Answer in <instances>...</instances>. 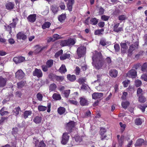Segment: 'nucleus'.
<instances>
[{
	"label": "nucleus",
	"mask_w": 147,
	"mask_h": 147,
	"mask_svg": "<svg viewBox=\"0 0 147 147\" xmlns=\"http://www.w3.org/2000/svg\"><path fill=\"white\" fill-rule=\"evenodd\" d=\"M13 60L16 63H18L23 62L25 60V58L21 56L16 57L14 58Z\"/></svg>",
	"instance_id": "obj_10"
},
{
	"label": "nucleus",
	"mask_w": 147,
	"mask_h": 147,
	"mask_svg": "<svg viewBox=\"0 0 147 147\" xmlns=\"http://www.w3.org/2000/svg\"><path fill=\"white\" fill-rule=\"evenodd\" d=\"M89 88L88 86L86 84L83 85L81 87V89L83 90H87Z\"/></svg>",
	"instance_id": "obj_61"
},
{
	"label": "nucleus",
	"mask_w": 147,
	"mask_h": 147,
	"mask_svg": "<svg viewBox=\"0 0 147 147\" xmlns=\"http://www.w3.org/2000/svg\"><path fill=\"white\" fill-rule=\"evenodd\" d=\"M45 145L43 141H41L39 144L38 147H45Z\"/></svg>",
	"instance_id": "obj_64"
},
{
	"label": "nucleus",
	"mask_w": 147,
	"mask_h": 147,
	"mask_svg": "<svg viewBox=\"0 0 147 147\" xmlns=\"http://www.w3.org/2000/svg\"><path fill=\"white\" fill-rule=\"evenodd\" d=\"M80 84H83L86 82V79L85 78H80L78 80Z\"/></svg>",
	"instance_id": "obj_56"
},
{
	"label": "nucleus",
	"mask_w": 147,
	"mask_h": 147,
	"mask_svg": "<svg viewBox=\"0 0 147 147\" xmlns=\"http://www.w3.org/2000/svg\"><path fill=\"white\" fill-rule=\"evenodd\" d=\"M66 17V16L65 14H62L58 17V19L60 22H61L65 19Z\"/></svg>",
	"instance_id": "obj_36"
},
{
	"label": "nucleus",
	"mask_w": 147,
	"mask_h": 147,
	"mask_svg": "<svg viewBox=\"0 0 147 147\" xmlns=\"http://www.w3.org/2000/svg\"><path fill=\"white\" fill-rule=\"evenodd\" d=\"M104 11V9L102 7H100L98 10V14L100 15L103 14Z\"/></svg>",
	"instance_id": "obj_51"
},
{
	"label": "nucleus",
	"mask_w": 147,
	"mask_h": 147,
	"mask_svg": "<svg viewBox=\"0 0 147 147\" xmlns=\"http://www.w3.org/2000/svg\"><path fill=\"white\" fill-rule=\"evenodd\" d=\"M93 65L97 69L102 68L104 61L101 53L95 52L92 58Z\"/></svg>",
	"instance_id": "obj_1"
},
{
	"label": "nucleus",
	"mask_w": 147,
	"mask_h": 147,
	"mask_svg": "<svg viewBox=\"0 0 147 147\" xmlns=\"http://www.w3.org/2000/svg\"><path fill=\"white\" fill-rule=\"evenodd\" d=\"M141 70L142 71H146L147 70V64L144 63L142 66Z\"/></svg>",
	"instance_id": "obj_48"
},
{
	"label": "nucleus",
	"mask_w": 147,
	"mask_h": 147,
	"mask_svg": "<svg viewBox=\"0 0 147 147\" xmlns=\"http://www.w3.org/2000/svg\"><path fill=\"white\" fill-rule=\"evenodd\" d=\"M75 40L74 39L70 38L66 40H62L61 42L60 45L63 47L73 45L75 43Z\"/></svg>",
	"instance_id": "obj_2"
},
{
	"label": "nucleus",
	"mask_w": 147,
	"mask_h": 147,
	"mask_svg": "<svg viewBox=\"0 0 147 147\" xmlns=\"http://www.w3.org/2000/svg\"><path fill=\"white\" fill-rule=\"evenodd\" d=\"M33 75L34 76H37L38 78H40L42 76V73L40 69L36 68L33 72Z\"/></svg>",
	"instance_id": "obj_8"
},
{
	"label": "nucleus",
	"mask_w": 147,
	"mask_h": 147,
	"mask_svg": "<svg viewBox=\"0 0 147 147\" xmlns=\"http://www.w3.org/2000/svg\"><path fill=\"white\" fill-rule=\"evenodd\" d=\"M135 86L136 87H138L141 86L142 83L141 81L138 79L135 81Z\"/></svg>",
	"instance_id": "obj_47"
},
{
	"label": "nucleus",
	"mask_w": 147,
	"mask_h": 147,
	"mask_svg": "<svg viewBox=\"0 0 147 147\" xmlns=\"http://www.w3.org/2000/svg\"><path fill=\"white\" fill-rule=\"evenodd\" d=\"M18 20V19L17 18L13 19V22L9 24L11 27V28H14L16 27Z\"/></svg>",
	"instance_id": "obj_30"
},
{
	"label": "nucleus",
	"mask_w": 147,
	"mask_h": 147,
	"mask_svg": "<svg viewBox=\"0 0 147 147\" xmlns=\"http://www.w3.org/2000/svg\"><path fill=\"white\" fill-rule=\"evenodd\" d=\"M51 75L52 76V77L54 79L58 81L61 82L64 79V77L63 76H58L54 74H51Z\"/></svg>",
	"instance_id": "obj_20"
},
{
	"label": "nucleus",
	"mask_w": 147,
	"mask_h": 147,
	"mask_svg": "<svg viewBox=\"0 0 147 147\" xmlns=\"http://www.w3.org/2000/svg\"><path fill=\"white\" fill-rule=\"evenodd\" d=\"M141 78L144 81L147 82V75L143 74L141 76Z\"/></svg>",
	"instance_id": "obj_62"
},
{
	"label": "nucleus",
	"mask_w": 147,
	"mask_h": 147,
	"mask_svg": "<svg viewBox=\"0 0 147 147\" xmlns=\"http://www.w3.org/2000/svg\"><path fill=\"white\" fill-rule=\"evenodd\" d=\"M59 71L61 74L64 73L67 71V69L65 65L63 64L59 69Z\"/></svg>",
	"instance_id": "obj_22"
},
{
	"label": "nucleus",
	"mask_w": 147,
	"mask_h": 147,
	"mask_svg": "<svg viewBox=\"0 0 147 147\" xmlns=\"http://www.w3.org/2000/svg\"><path fill=\"white\" fill-rule=\"evenodd\" d=\"M119 124L121 127V131L123 132L125 130L126 125L125 124H123L121 122H120Z\"/></svg>",
	"instance_id": "obj_50"
},
{
	"label": "nucleus",
	"mask_w": 147,
	"mask_h": 147,
	"mask_svg": "<svg viewBox=\"0 0 147 147\" xmlns=\"http://www.w3.org/2000/svg\"><path fill=\"white\" fill-rule=\"evenodd\" d=\"M92 98L94 99H97L101 98L103 96L102 93L95 92L92 94Z\"/></svg>",
	"instance_id": "obj_13"
},
{
	"label": "nucleus",
	"mask_w": 147,
	"mask_h": 147,
	"mask_svg": "<svg viewBox=\"0 0 147 147\" xmlns=\"http://www.w3.org/2000/svg\"><path fill=\"white\" fill-rule=\"evenodd\" d=\"M47 109V107L42 105H39L38 107V109L40 111H45Z\"/></svg>",
	"instance_id": "obj_42"
},
{
	"label": "nucleus",
	"mask_w": 147,
	"mask_h": 147,
	"mask_svg": "<svg viewBox=\"0 0 147 147\" xmlns=\"http://www.w3.org/2000/svg\"><path fill=\"white\" fill-rule=\"evenodd\" d=\"M74 3V0H69L68 2L67 5V9L69 11H72V5Z\"/></svg>",
	"instance_id": "obj_11"
},
{
	"label": "nucleus",
	"mask_w": 147,
	"mask_h": 147,
	"mask_svg": "<svg viewBox=\"0 0 147 147\" xmlns=\"http://www.w3.org/2000/svg\"><path fill=\"white\" fill-rule=\"evenodd\" d=\"M37 99L40 101L42 100V95L40 93H38L36 95Z\"/></svg>",
	"instance_id": "obj_54"
},
{
	"label": "nucleus",
	"mask_w": 147,
	"mask_h": 147,
	"mask_svg": "<svg viewBox=\"0 0 147 147\" xmlns=\"http://www.w3.org/2000/svg\"><path fill=\"white\" fill-rule=\"evenodd\" d=\"M67 78L69 80L71 81H74L76 79V77L74 75H71L68 74L67 75Z\"/></svg>",
	"instance_id": "obj_29"
},
{
	"label": "nucleus",
	"mask_w": 147,
	"mask_h": 147,
	"mask_svg": "<svg viewBox=\"0 0 147 147\" xmlns=\"http://www.w3.org/2000/svg\"><path fill=\"white\" fill-rule=\"evenodd\" d=\"M36 14H31L27 18L28 21L31 22H34L36 20Z\"/></svg>",
	"instance_id": "obj_12"
},
{
	"label": "nucleus",
	"mask_w": 147,
	"mask_h": 147,
	"mask_svg": "<svg viewBox=\"0 0 147 147\" xmlns=\"http://www.w3.org/2000/svg\"><path fill=\"white\" fill-rule=\"evenodd\" d=\"M6 9L8 10H11L13 9L14 7V4L13 3L8 2L5 5Z\"/></svg>",
	"instance_id": "obj_17"
},
{
	"label": "nucleus",
	"mask_w": 147,
	"mask_h": 147,
	"mask_svg": "<svg viewBox=\"0 0 147 147\" xmlns=\"http://www.w3.org/2000/svg\"><path fill=\"white\" fill-rule=\"evenodd\" d=\"M109 17L107 16H106L105 15H102L101 16V19L102 20L104 21H107L109 19Z\"/></svg>",
	"instance_id": "obj_59"
},
{
	"label": "nucleus",
	"mask_w": 147,
	"mask_h": 147,
	"mask_svg": "<svg viewBox=\"0 0 147 147\" xmlns=\"http://www.w3.org/2000/svg\"><path fill=\"white\" fill-rule=\"evenodd\" d=\"M137 76V72L135 70L131 69L127 74V76L132 78H135Z\"/></svg>",
	"instance_id": "obj_7"
},
{
	"label": "nucleus",
	"mask_w": 147,
	"mask_h": 147,
	"mask_svg": "<svg viewBox=\"0 0 147 147\" xmlns=\"http://www.w3.org/2000/svg\"><path fill=\"white\" fill-rule=\"evenodd\" d=\"M53 64V60L52 59L48 60L46 62V65L49 68L51 67Z\"/></svg>",
	"instance_id": "obj_27"
},
{
	"label": "nucleus",
	"mask_w": 147,
	"mask_h": 147,
	"mask_svg": "<svg viewBox=\"0 0 147 147\" xmlns=\"http://www.w3.org/2000/svg\"><path fill=\"white\" fill-rule=\"evenodd\" d=\"M41 120V117L39 116H36L33 119L34 122L36 124L40 123Z\"/></svg>",
	"instance_id": "obj_25"
},
{
	"label": "nucleus",
	"mask_w": 147,
	"mask_h": 147,
	"mask_svg": "<svg viewBox=\"0 0 147 147\" xmlns=\"http://www.w3.org/2000/svg\"><path fill=\"white\" fill-rule=\"evenodd\" d=\"M21 111L20 107H18L14 109L13 111V112L15 113L16 116H17L18 115L19 112Z\"/></svg>",
	"instance_id": "obj_35"
},
{
	"label": "nucleus",
	"mask_w": 147,
	"mask_h": 147,
	"mask_svg": "<svg viewBox=\"0 0 147 147\" xmlns=\"http://www.w3.org/2000/svg\"><path fill=\"white\" fill-rule=\"evenodd\" d=\"M100 44L103 46H105L107 45V43L106 40L104 39H102L100 40Z\"/></svg>",
	"instance_id": "obj_57"
},
{
	"label": "nucleus",
	"mask_w": 147,
	"mask_h": 147,
	"mask_svg": "<svg viewBox=\"0 0 147 147\" xmlns=\"http://www.w3.org/2000/svg\"><path fill=\"white\" fill-rule=\"evenodd\" d=\"M15 95L17 97L21 98L22 96V93L21 92L17 91L16 92Z\"/></svg>",
	"instance_id": "obj_60"
},
{
	"label": "nucleus",
	"mask_w": 147,
	"mask_h": 147,
	"mask_svg": "<svg viewBox=\"0 0 147 147\" xmlns=\"http://www.w3.org/2000/svg\"><path fill=\"white\" fill-rule=\"evenodd\" d=\"M130 83V81L128 80H126L123 82L124 86L126 87L128 85V84Z\"/></svg>",
	"instance_id": "obj_58"
},
{
	"label": "nucleus",
	"mask_w": 147,
	"mask_h": 147,
	"mask_svg": "<svg viewBox=\"0 0 147 147\" xmlns=\"http://www.w3.org/2000/svg\"><path fill=\"white\" fill-rule=\"evenodd\" d=\"M17 38L18 39L21 40L22 39L24 40L27 38L26 36L22 32L18 33L17 35Z\"/></svg>",
	"instance_id": "obj_16"
},
{
	"label": "nucleus",
	"mask_w": 147,
	"mask_h": 147,
	"mask_svg": "<svg viewBox=\"0 0 147 147\" xmlns=\"http://www.w3.org/2000/svg\"><path fill=\"white\" fill-rule=\"evenodd\" d=\"M124 139V138L123 136H121L120 139H118L119 143L120 146H121L123 144Z\"/></svg>",
	"instance_id": "obj_45"
},
{
	"label": "nucleus",
	"mask_w": 147,
	"mask_h": 147,
	"mask_svg": "<svg viewBox=\"0 0 147 147\" xmlns=\"http://www.w3.org/2000/svg\"><path fill=\"white\" fill-rule=\"evenodd\" d=\"M138 42H136L134 45H131L129 47L128 50V53L129 55H131L133 51L136 49L138 48Z\"/></svg>",
	"instance_id": "obj_5"
},
{
	"label": "nucleus",
	"mask_w": 147,
	"mask_h": 147,
	"mask_svg": "<svg viewBox=\"0 0 147 147\" xmlns=\"http://www.w3.org/2000/svg\"><path fill=\"white\" fill-rule=\"evenodd\" d=\"M15 75L16 78L20 80L24 78L25 74L22 70H19L16 72Z\"/></svg>",
	"instance_id": "obj_6"
},
{
	"label": "nucleus",
	"mask_w": 147,
	"mask_h": 147,
	"mask_svg": "<svg viewBox=\"0 0 147 147\" xmlns=\"http://www.w3.org/2000/svg\"><path fill=\"white\" fill-rule=\"evenodd\" d=\"M119 24L117 23L115 24L113 27V30L117 32H118L122 30V29L121 27H118Z\"/></svg>",
	"instance_id": "obj_18"
},
{
	"label": "nucleus",
	"mask_w": 147,
	"mask_h": 147,
	"mask_svg": "<svg viewBox=\"0 0 147 147\" xmlns=\"http://www.w3.org/2000/svg\"><path fill=\"white\" fill-rule=\"evenodd\" d=\"M98 22V20L95 18H92L90 20V23L93 25H96Z\"/></svg>",
	"instance_id": "obj_32"
},
{
	"label": "nucleus",
	"mask_w": 147,
	"mask_h": 147,
	"mask_svg": "<svg viewBox=\"0 0 147 147\" xmlns=\"http://www.w3.org/2000/svg\"><path fill=\"white\" fill-rule=\"evenodd\" d=\"M51 9L54 13H56L58 11V7L53 6H51Z\"/></svg>",
	"instance_id": "obj_52"
},
{
	"label": "nucleus",
	"mask_w": 147,
	"mask_h": 147,
	"mask_svg": "<svg viewBox=\"0 0 147 147\" xmlns=\"http://www.w3.org/2000/svg\"><path fill=\"white\" fill-rule=\"evenodd\" d=\"M32 114V112L31 111H26L23 114L24 118L26 119L28 117V116H30Z\"/></svg>",
	"instance_id": "obj_21"
},
{
	"label": "nucleus",
	"mask_w": 147,
	"mask_h": 147,
	"mask_svg": "<svg viewBox=\"0 0 147 147\" xmlns=\"http://www.w3.org/2000/svg\"><path fill=\"white\" fill-rule=\"evenodd\" d=\"M118 20L120 21H123L127 19V17L126 16L124 15H122L119 16L118 17Z\"/></svg>",
	"instance_id": "obj_43"
},
{
	"label": "nucleus",
	"mask_w": 147,
	"mask_h": 147,
	"mask_svg": "<svg viewBox=\"0 0 147 147\" xmlns=\"http://www.w3.org/2000/svg\"><path fill=\"white\" fill-rule=\"evenodd\" d=\"M86 52V48L84 46H80L77 49V53L79 58L83 57L85 54Z\"/></svg>",
	"instance_id": "obj_3"
},
{
	"label": "nucleus",
	"mask_w": 147,
	"mask_h": 147,
	"mask_svg": "<svg viewBox=\"0 0 147 147\" xmlns=\"http://www.w3.org/2000/svg\"><path fill=\"white\" fill-rule=\"evenodd\" d=\"M144 142V140L142 139H138L136 141V143L135 144V146H140L142 145Z\"/></svg>",
	"instance_id": "obj_24"
},
{
	"label": "nucleus",
	"mask_w": 147,
	"mask_h": 147,
	"mask_svg": "<svg viewBox=\"0 0 147 147\" xmlns=\"http://www.w3.org/2000/svg\"><path fill=\"white\" fill-rule=\"evenodd\" d=\"M9 113L8 112L5 111V109L3 108L0 110V114L1 116L7 115Z\"/></svg>",
	"instance_id": "obj_33"
},
{
	"label": "nucleus",
	"mask_w": 147,
	"mask_h": 147,
	"mask_svg": "<svg viewBox=\"0 0 147 147\" xmlns=\"http://www.w3.org/2000/svg\"><path fill=\"white\" fill-rule=\"evenodd\" d=\"M75 140L77 142H80L82 141V136H76L75 137Z\"/></svg>",
	"instance_id": "obj_40"
},
{
	"label": "nucleus",
	"mask_w": 147,
	"mask_h": 147,
	"mask_svg": "<svg viewBox=\"0 0 147 147\" xmlns=\"http://www.w3.org/2000/svg\"><path fill=\"white\" fill-rule=\"evenodd\" d=\"M5 29L6 30L9 31V34H11L12 32L11 31V27L9 25H7V26H5Z\"/></svg>",
	"instance_id": "obj_53"
},
{
	"label": "nucleus",
	"mask_w": 147,
	"mask_h": 147,
	"mask_svg": "<svg viewBox=\"0 0 147 147\" xmlns=\"http://www.w3.org/2000/svg\"><path fill=\"white\" fill-rule=\"evenodd\" d=\"M129 104V102L127 101H125V102H123L121 103V105L122 107L123 108L125 109H127Z\"/></svg>",
	"instance_id": "obj_39"
},
{
	"label": "nucleus",
	"mask_w": 147,
	"mask_h": 147,
	"mask_svg": "<svg viewBox=\"0 0 147 147\" xmlns=\"http://www.w3.org/2000/svg\"><path fill=\"white\" fill-rule=\"evenodd\" d=\"M52 97L53 98L56 100H60L61 98V97L60 94L56 93H54Z\"/></svg>",
	"instance_id": "obj_26"
},
{
	"label": "nucleus",
	"mask_w": 147,
	"mask_h": 147,
	"mask_svg": "<svg viewBox=\"0 0 147 147\" xmlns=\"http://www.w3.org/2000/svg\"><path fill=\"white\" fill-rule=\"evenodd\" d=\"M138 100L140 102L143 103L146 100V98L143 96H140L138 98Z\"/></svg>",
	"instance_id": "obj_41"
},
{
	"label": "nucleus",
	"mask_w": 147,
	"mask_h": 147,
	"mask_svg": "<svg viewBox=\"0 0 147 147\" xmlns=\"http://www.w3.org/2000/svg\"><path fill=\"white\" fill-rule=\"evenodd\" d=\"M80 104L81 105L84 106L87 105L88 104V101L87 99L84 96H82L80 98Z\"/></svg>",
	"instance_id": "obj_9"
},
{
	"label": "nucleus",
	"mask_w": 147,
	"mask_h": 147,
	"mask_svg": "<svg viewBox=\"0 0 147 147\" xmlns=\"http://www.w3.org/2000/svg\"><path fill=\"white\" fill-rule=\"evenodd\" d=\"M18 87L19 88H21L24 87L26 84V82L23 81L17 83Z\"/></svg>",
	"instance_id": "obj_34"
},
{
	"label": "nucleus",
	"mask_w": 147,
	"mask_h": 147,
	"mask_svg": "<svg viewBox=\"0 0 147 147\" xmlns=\"http://www.w3.org/2000/svg\"><path fill=\"white\" fill-rule=\"evenodd\" d=\"M129 43L128 42H123L121 43V46L122 48L124 49H126L128 48L127 45H129Z\"/></svg>",
	"instance_id": "obj_37"
},
{
	"label": "nucleus",
	"mask_w": 147,
	"mask_h": 147,
	"mask_svg": "<svg viewBox=\"0 0 147 147\" xmlns=\"http://www.w3.org/2000/svg\"><path fill=\"white\" fill-rule=\"evenodd\" d=\"M7 79L6 78L0 77V87H3L6 84Z\"/></svg>",
	"instance_id": "obj_14"
},
{
	"label": "nucleus",
	"mask_w": 147,
	"mask_h": 147,
	"mask_svg": "<svg viewBox=\"0 0 147 147\" xmlns=\"http://www.w3.org/2000/svg\"><path fill=\"white\" fill-rule=\"evenodd\" d=\"M70 91V90H66L63 91L62 93L64 95L65 97L67 98L69 94Z\"/></svg>",
	"instance_id": "obj_38"
},
{
	"label": "nucleus",
	"mask_w": 147,
	"mask_h": 147,
	"mask_svg": "<svg viewBox=\"0 0 147 147\" xmlns=\"http://www.w3.org/2000/svg\"><path fill=\"white\" fill-rule=\"evenodd\" d=\"M69 137V136L68 135L67 133H64L63 134L61 141V144L64 145L66 144L68 141Z\"/></svg>",
	"instance_id": "obj_4"
},
{
	"label": "nucleus",
	"mask_w": 147,
	"mask_h": 147,
	"mask_svg": "<svg viewBox=\"0 0 147 147\" xmlns=\"http://www.w3.org/2000/svg\"><path fill=\"white\" fill-rule=\"evenodd\" d=\"M57 86L56 85L54 84H53L50 85L49 90L51 91H53L55 90Z\"/></svg>",
	"instance_id": "obj_44"
},
{
	"label": "nucleus",
	"mask_w": 147,
	"mask_h": 147,
	"mask_svg": "<svg viewBox=\"0 0 147 147\" xmlns=\"http://www.w3.org/2000/svg\"><path fill=\"white\" fill-rule=\"evenodd\" d=\"M75 125V123L74 121H72L67 124L66 128L69 130H70L71 129L74 127Z\"/></svg>",
	"instance_id": "obj_19"
},
{
	"label": "nucleus",
	"mask_w": 147,
	"mask_h": 147,
	"mask_svg": "<svg viewBox=\"0 0 147 147\" xmlns=\"http://www.w3.org/2000/svg\"><path fill=\"white\" fill-rule=\"evenodd\" d=\"M70 57V55L69 54H65L61 55L60 59L61 60H64L67 59H69Z\"/></svg>",
	"instance_id": "obj_28"
},
{
	"label": "nucleus",
	"mask_w": 147,
	"mask_h": 147,
	"mask_svg": "<svg viewBox=\"0 0 147 147\" xmlns=\"http://www.w3.org/2000/svg\"><path fill=\"white\" fill-rule=\"evenodd\" d=\"M65 111V109L62 107H60L57 109L58 113L60 115L64 113Z\"/></svg>",
	"instance_id": "obj_23"
},
{
	"label": "nucleus",
	"mask_w": 147,
	"mask_h": 147,
	"mask_svg": "<svg viewBox=\"0 0 147 147\" xmlns=\"http://www.w3.org/2000/svg\"><path fill=\"white\" fill-rule=\"evenodd\" d=\"M114 47L116 51L117 52L119 51L120 47L119 46L118 44H115L114 46Z\"/></svg>",
	"instance_id": "obj_63"
},
{
	"label": "nucleus",
	"mask_w": 147,
	"mask_h": 147,
	"mask_svg": "<svg viewBox=\"0 0 147 147\" xmlns=\"http://www.w3.org/2000/svg\"><path fill=\"white\" fill-rule=\"evenodd\" d=\"M104 31L103 29H101L100 30H96L94 32L95 35H99L102 34L101 32H103Z\"/></svg>",
	"instance_id": "obj_49"
},
{
	"label": "nucleus",
	"mask_w": 147,
	"mask_h": 147,
	"mask_svg": "<svg viewBox=\"0 0 147 147\" xmlns=\"http://www.w3.org/2000/svg\"><path fill=\"white\" fill-rule=\"evenodd\" d=\"M41 68L43 71L46 72L48 71V68L49 67L46 65H42L41 66Z\"/></svg>",
	"instance_id": "obj_55"
},
{
	"label": "nucleus",
	"mask_w": 147,
	"mask_h": 147,
	"mask_svg": "<svg viewBox=\"0 0 147 147\" xmlns=\"http://www.w3.org/2000/svg\"><path fill=\"white\" fill-rule=\"evenodd\" d=\"M117 74L118 71L115 69H111L109 71V75L112 78L116 77L117 76Z\"/></svg>",
	"instance_id": "obj_15"
},
{
	"label": "nucleus",
	"mask_w": 147,
	"mask_h": 147,
	"mask_svg": "<svg viewBox=\"0 0 147 147\" xmlns=\"http://www.w3.org/2000/svg\"><path fill=\"white\" fill-rule=\"evenodd\" d=\"M51 23L49 22H45L42 25V28L43 29H45L46 28H49L51 26Z\"/></svg>",
	"instance_id": "obj_31"
},
{
	"label": "nucleus",
	"mask_w": 147,
	"mask_h": 147,
	"mask_svg": "<svg viewBox=\"0 0 147 147\" xmlns=\"http://www.w3.org/2000/svg\"><path fill=\"white\" fill-rule=\"evenodd\" d=\"M135 121L136 124L137 125H140L142 123L141 120L140 118H137L135 120Z\"/></svg>",
	"instance_id": "obj_46"
}]
</instances>
